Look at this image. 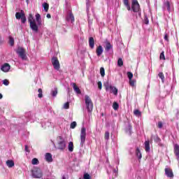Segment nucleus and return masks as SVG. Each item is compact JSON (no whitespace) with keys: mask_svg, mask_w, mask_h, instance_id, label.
<instances>
[{"mask_svg":"<svg viewBox=\"0 0 179 179\" xmlns=\"http://www.w3.org/2000/svg\"><path fill=\"white\" fill-rule=\"evenodd\" d=\"M25 152L30 153V150H29V146H27V145H25Z\"/></svg>","mask_w":179,"mask_h":179,"instance_id":"nucleus-51","label":"nucleus"},{"mask_svg":"<svg viewBox=\"0 0 179 179\" xmlns=\"http://www.w3.org/2000/svg\"><path fill=\"white\" fill-rule=\"evenodd\" d=\"M45 159L48 163H51L52 162V155L50 152H47L45 155Z\"/></svg>","mask_w":179,"mask_h":179,"instance_id":"nucleus-15","label":"nucleus"},{"mask_svg":"<svg viewBox=\"0 0 179 179\" xmlns=\"http://www.w3.org/2000/svg\"><path fill=\"white\" fill-rule=\"evenodd\" d=\"M104 86H105L106 90H110V87H112L110 85V83H108V82H106V83H104Z\"/></svg>","mask_w":179,"mask_h":179,"instance_id":"nucleus-35","label":"nucleus"},{"mask_svg":"<svg viewBox=\"0 0 179 179\" xmlns=\"http://www.w3.org/2000/svg\"><path fill=\"white\" fill-rule=\"evenodd\" d=\"M103 51H104V50L103 49V46L101 45L98 46L96 50L97 57H100V55L103 54Z\"/></svg>","mask_w":179,"mask_h":179,"instance_id":"nucleus-17","label":"nucleus"},{"mask_svg":"<svg viewBox=\"0 0 179 179\" xmlns=\"http://www.w3.org/2000/svg\"><path fill=\"white\" fill-rule=\"evenodd\" d=\"M46 17H48V19H51V15L50 14H47Z\"/></svg>","mask_w":179,"mask_h":179,"instance_id":"nucleus-52","label":"nucleus"},{"mask_svg":"<svg viewBox=\"0 0 179 179\" xmlns=\"http://www.w3.org/2000/svg\"><path fill=\"white\" fill-rule=\"evenodd\" d=\"M131 9L134 13H137L140 10L141 6H139L138 0H132Z\"/></svg>","mask_w":179,"mask_h":179,"instance_id":"nucleus-8","label":"nucleus"},{"mask_svg":"<svg viewBox=\"0 0 179 179\" xmlns=\"http://www.w3.org/2000/svg\"><path fill=\"white\" fill-rule=\"evenodd\" d=\"M145 24H149V20L148 18L145 19Z\"/></svg>","mask_w":179,"mask_h":179,"instance_id":"nucleus-53","label":"nucleus"},{"mask_svg":"<svg viewBox=\"0 0 179 179\" xmlns=\"http://www.w3.org/2000/svg\"><path fill=\"white\" fill-rule=\"evenodd\" d=\"M145 152H150V143L149 141H146L144 143Z\"/></svg>","mask_w":179,"mask_h":179,"instance_id":"nucleus-20","label":"nucleus"},{"mask_svg":"<svg viewBox=\"0 0 179 179\" xmlns=\"http://www.w3.org/2000/svg\"><path fill=\"white\" fill-rule=\"evenodd\" d=\"M50 94L52 97H57V95L58 94V89H57V87L52 89L50 92Z\"/></svg>","mask_w":179,"mask_h":179,"instance_id":"nucleus-23","label":"nucleus"},{"mask_svg":"<svg viewBox=\"0 0 179 179\" xmlns=\"http://www.w3.org/2000/svg\"><path fill=\"white\" fill-rule=\"evenodd\" d=\"M105 139H106L107 141H108V139H110V132L106 131V133H105Z\"/></svg>","mask_w":179,"mask_h":179,"instance_id":"nucleus-42","label":"nucleus"},{"mask_svg":"<svg viewBox=\"0 0 179 179\" xmlns=\"http://www.w3.org/2000/svg\"><path fill=\"white\" fill-rule=\"evenodd\" d=\"M6 166L9 169H12V167L15 166V162H13V160L8 159L6 161Z\"/></svg>","mask_w":179,"mask_h":179,"instance_id":"nucleus-18","label":"nucleus"},{"mask_svg":"<svg viewBox=\"0 0 179 179\" xmlns=\"http://www.w3.org/2000/svg\"><path fill=\"white\" fill-rule=\"evenodd\" d=\"M134 115H136V117H141V115H142V113L140 112L139 110H135L134 111Z\"/></svg>","mask_w":179,"mask_h":179,"instance_id":"nucleus-34","label":"nucleus"},{"mask_svg":"<svg viewBox=\"0 0 179 179\" xmlns=\"http://www.w3.org/2000/svg\"><path fill=\"white\" fill-rule=\"evenodd\" d=\"M89 45L92 50L94 48V38L93 37L89 38Z\"/></svg>","mask_w":179,"mask_h":179,"instance_id":"nucleus-19","label":"nucleus"},{"mask_svg":"<svg viewBox=\"0 0 179 179\" xmlns=\"http://www.w3.org/2000/svg\"><path fill=\"white\" fill-rule=\"evenodd\" d=\"M15 17L17 20H20L22 24L26 23V15H24V12L21 10V12H17L15 13Z\"/></svg>","mask_w":179,"mask_h":179,"instance_id":"nucleus-7","label":"nucleus"},{"mask_svg":"<svg viewBox=\"0 0 179 179\" xmlns=\"http://www.w3.org/2000/svg\"><path fill=\"white\" fill-rule=\"evenodd\" d=\"M36 20L38 23V26H41V15L40 14L37 13L35 15Z\"/></svg>","mask_w":179,"mask_h":179,"instance_id":"nucleus-21","label":"nucleus"},{"mask_svg":"<svg viewBox=\"0 0 179 179\" xmlns=\"http://www.w3.org/2000/svg\"><path fill=\"white\" fill-rule=\"evenodd\" d=\"M27 2L28 3V2H29V0H27Z\"/></svg>","mask_w":179,"mask_h":179,"instance_id":"nucleus-59","label":"nucleus"},{"mask_svg":"<svg viewBox=\"0 0 179 179\" xmlns=\"http://www.w3.org/2000/svg\"><path fill=\"white\" fill-rule=\"evenodd\" d=\"M136 155L138 159H142V154L141 153V150H139V148H136Z\"/></svg>","mask_w":179,"mask_h":179,"instance_id":"nucleus-26","label":"nucleus"},{"mask_svg":"<svg viewBox=\"0 0 179 179\" xmlns=\"http://www.w3.org/2000/svg\"><path fill=\"white\" fill-rule=\"evenodd\" d=\"M1 69L3 72H9L10 69V65H9L8 63H6L1 66Z\"/></svg>","mask_w":179,"mask_h":179,"instance_id":"nucleus-13","label":"nucleus"},{"mask_svg":"<svg viewBox=\"0 0 179 179\" xmlns=\"http://www.w3.org/2000/svg\"><path fill=\"white\" fill-rule=\"evenodd\" d=\"M158 128H163V122H158Z\"/></svg>","mask_w":179,"mask_h":179,"instance_id":"nucleus-50","label":"nucleus"},{"mask_svg":"<svg viewBox=\"0 0 179 179\" xmlns=\"http://www.w3.org/2000/svg\"><path fill=\"white\" fill-rule=\"evenodd\" d=\"M105 51L106 52H109L110 54L113 53V45H111L110 42L106 43V45L105 47Z\"/></svg>","mask_w":179,"mask_h":179,"instance_id":"nucleus-12","label":"nucleus"},{"mask_svg":"<svg viewBox=\"0 0 179 179\" xmlns=\"http://www.w3.org/2000/svg\"><path fill=\"white\" fill-rule=\"evenodd\" d=\"M9 44L11 45V47H13L15 45V39H13V38L11 36H9Z\"/></svg>","mask_w":179,"mask_h":179,"instance_id":"nucleus-32","label":"nucleus"},{"mask_svg":"<svg viewBox=\"0 0 179 179\" xmlns=\"http://www.w3.org/2000/svg\"><path fill=\"white\" fill-rule=\"evenodd\" d=\"M38 97H39V99H41L43 97V90L41 88H39L38 90Z\"/></svg>","mask_w":179,"mask_h":179,"instance_id":"nucleus-37","label":"nucleus"},{"mask_svg":"<svg viewBox=\"0 0 179 179\" xmlns=\"http://www.w3.org/2000/svg\"><path fill=\"white\" fill-rule=\"evenodd\" d=\"M31 163L34 164V166H36V164H38V159L37 158H34Z\"/></svg>","mask_w":179,"mask_h":179,"instance_id":"nucleus-39","label":"nucleus"},{"mask_svg":"<svg viewBox=\"0 0 179 179\" xmlns=\"http://www.w3.org/2000/svg\"><path fill=\"white\" fill-rule=\"evenodd\" d=\"M85 100L87 111L92 113V111H93V102L92 101V99L89 96L85 95Z\"/></svg>","mask_w":179,"mask_h":179,"instance_id":"nucleus-4","label":"nucleus"},{"mask_svg":"<svg viewBox=\"0 0 179 179\" xmlns=\"http://www.w3.org/2000/svg\"><path fill=\"white\" fill-rule=\"evenodd\" d=\"M71 85L73 87V89L74 92H76V94H82V92L80 91V89L77 87L76 83H72Z\"/></svg>","mask_w":179,"mask_h":179,"instance_id":"nucleus-14","label":"nucleus"},{"mask_svg":"<svg viewBox=\"0 0 179 179\" xmlns=\"http://www.w3.org/2000/svg\"><path fill=\"white\" fill-rule=\"evenodd\" d=\"M127 76H128L129 80H131V79L134 78V74L131 72L128 71Z\"/></svg>","mask_w":179,"mask_h":179,"instance_id":"nucleus-40","label":"nucleus"},{"mask_svg":"<svg viewBox=\"0 0 179 179\" xmlns=\"http://www.w3.org/2000/svg\"><path fill=\"white\" fill-rule=\"evenodd\" d=\"M32 177L34 178H41L43 177V171L40 168H35L32 170Z\"/></svg>","mask_w":179,"mask_h":179,"instance_id":"nucleus-6","label":"nucleus"},{"mask_svg":"<svg viewBox=\"0 0 179 179\" xmlns=\"http://www.w3.org/2000/svg\"><path fill=\"white\" fill-rule=\"evenodd\" d=\"M68 148L70 152H73V143L72 141L69 143Z\"/></svg>","mask_w":179,"mask_h":179,"instance_id":"nucleus-28","label":"nucleus"},{"mask_svg":"<svg viewBox=\"0 0 179 179\" xmlns=\"http://www.w3.org/2000/svg\"><path fill=\"white\" fill-rule=\"evenodd\" d=\"M0 99H1V94H0Z\"/></svg>","mask_w":179,"mask_h":179,"instance_id":"nucleus-60","label":"nucleus"},{"mask_svg":"<svg viewBox=\"0 0 179 179\" xmlns=\"http://www.w3.org/2000/svg\"><path fill=\"white\" fill-rule=\"evenodd\" d=\"M52 64L53 65V68H55L56 71H59V61H58L57 57L52 58Z\"/></svg>","mask_w":179,"mask_h":179,"instance_id":"nucleus-10","label":"nucleus"},{"mask_svg":"<svg viewBox=\"0 0 179 179\" xmlns=\"http://www.w3.org/2000/svg\"><path fill=\"white\" fill-rule=\"evenodd\" d=\"M62 179H66V178L65 177V176H63Z\"/></svg>","mask_w":179,"mask_h":179,"instance_id":"nucleus-56","label":"nucleus"},{"mask_svg":"<svg viewBox=\"0 0 179 179\" xmlns=\"http://www.w3.org/2000/svg\"><path fill=\"white\" fill-rule=\"evenodd\" d=\"M165 175L169 178H174V173H173V170L169 168H165Z\"/></svg>","mask_w":179,"mask_h":179,"instance_id":"nucleus-11","label":"nucleus"},{"mask_svg":"<svg viewBox=\"0 0 179 179\" xmlns=\"http://www.w3.org/2000/svg\"><path fill=\"white\" fill-rule=\"evenodd\" d=\"M57 149L59 150H65V148H66V141H65V138L59 136L57 137Z\"/></svg>","mask_w":179,"mask_h":179,"instance_id":"nucleus-2","label":"nucleus"},{"mask_svg":"<svg viewBox=\"0 0 179 179\" xmlns=\"http://www.w3.org/2000/svg\"><path fill=\"white\" fill-rule=\"evenodd\" d=\"M64 108H65V110H68V108H69V102H66L64 104Z\"/></svg>","mask_w":179,"mask_h":179,"instance_id":"nucleus-45","label":"nucleus"},{"mask_svg":"<svg viewBox=\"0 0 179 179\" xmlns=\"http://www.w3.org/2000/svg\"><path fill=\"white\" fill-rule=\"evenodd\" d=\"M113 110H118V108H120V105L118 104V103L117 102H114L113 104Z\"/></svg>","mask_w":179,"mask_h":179,"instance_id":"nucleus-33","label":"nucleus"},{"mask_svg":"<svg viewBox=\"0 0 179 179\" xmlns=\"http://www.w3.org/2000/svg\"><path fill=\"white\" fill-rule=\"evenodd\" d=\"M160 59H166V57H164V52H162L160 54Z\"/></svg>","mask_w":179,"mask_h":179,"instance_id":"nucleus-48","label":"nucleus"},{"mask_svg":"<svg viewBox=\"0 0 179 179\" xmlns=\"http://www.w3.org/2000/svg\"><path fill=\"white\" fill-rule=\"evenodd\" d=\"M76 122H72L70 124V128H71V129H75V128H76Z\"/></svg>","mask_w":179,"mask_h":179,"instance_id":"nucleus-38","label":"nucleus"},{"mask_svg":"<svg viewBox=\"0 0 179 179\" xmlns=\"http://www.w3.org/2000/svg\"><path fill=\"white\" fill-rule=\"evenodd\" d=\"M28 22L29 23V27L35 33L38 32V25L36 23V20H34V17H33V15L29 14L28 17Z\"/></svg>","mask_w":179,"mask_h":179,"instance_id":"nucleus-1","label":"nucleus"},{"mask_svg":"<svg viewBox=\"0 0 179 179\" xmlns=\"http://www.w3.org/2000/svg\"><path fill=\"white\" fill-rule=\"evenodd\" d=\"M66 22H71V23H73L75 22V17L73 14H72V11L69 10L66 15Z\"/></svg>","mask_w":179,"mask_h":179,"instance_id":"nucleus-9","label":"nucleus"},{"mask_svg":"<svg viewBox=\"0 0 179 179\" xmlns=\"http://www.w3.org/2000/svg\"><path fill=\"white\" fill-rule=\"evenodd\" d=\"M109 90L112 91V93L117 96L118 94V90L115 87H111Z\"/></svg>","mask_w":179,"mask_h":179,"instance_id":"nucleus-25","label":"nucleus"},{"mask_svg":"<svg viewBox=\"0 0 179 179\" xmlns=\"http://www.w3.org/2000/svg\"><path fill=\"white\" fill-rule=\"evenodd\" d=\"M164 39L166 41H169V35H167V34H165L164 37Z\"/></svg>","mask_w":179,"mask_h":179,"instance_id":"nucleus-49","label":"nucleus"},{"mask_svg":"<svg viewBox=\"0 0 179 179\" xmlns=\"http://www.w3.org/2000/svg\"><path fill=\"white\" fill-rule=\"evenodd\" d=\"M173 79H176V74H173Z\"/></svg>","mask_w":179,"mask_h":179,"instance_id":"nucleus-54","label":"nucleus"},{"mask_svg":"<svg viewBox=\"0 0 179 179\" xmlns=\"http://www.w3.org/2000/svg\"><path fill=\"white\" fill-rule=\"evenodd\" d=\"M174 154L177 157V159L179 160V145L178 144L174 145Z\"/></svg>","mask_w":179,"mask_h":179,"instance_id":"nucleus-16","label":"nucleus"},{"mask_svg":"<svg viewBox=\"0 0 179 179\" xmlns=\"http://www.w3.org/2000/svg\"><path fill=\"white\" fill-rule=\"evenodd\" d=\"M126 134H128V135H131L132 134V126L131 124H128L127 127H126Z\"/></svg>","mask_w":179,"mask_h":179,"instance_id":"nucleus-22","label":"nucleus"},{"mask_svg":"<svg viewBox=\"0 0 179 179\" xmlns=\"http://www.w3.org/2000/svg\"><path fill=\"white\" fill-rule=\"evenodd\" d=\"M117 65L119 66H122V65H124V62L122 61V58H119L117 60Z\"/></svg>","mask_w":179,"mask_h":179,"instance_id":"nucleus-36","label":"nucleus"},{"mask_svg":"<svg viewBox=\"0 0 179 179\" xmlns=\"http://www.w3.org/2000/svg\"><path fill=\"white\" fill-rule=\"evenodd\" d=\"M136 83V81L135 80H132V79L129 80L130 86H132V87L135 86Z\"/></svg>","mask_w":179,"mask_h":179,"instance_id":"nucleus-41","label":"nucleus"},{"mask_svg":"<svg viewBox=\"0 0 179 179\" xmlns=\"http://www.w3.org/2000/svg\"><path fill=\"white\" fill-rule=\"evenodd\" d=\"M83 178L84 179H90V178H92V177L90 176V175H89V173H85Z\"/></svg>","mask_w":179,"mask_h":179,"instance_id":"nucleus-43","label":"nucleus"},{"mask_svg":"<svg viewBox=\"0 0 179 179\" xmlns=\"http://www.w3.org/2000/svg\"><path fill=\"white\" fill-rule=\"evenodd\" d=\"M43 8H44L45 12H48V9H49V8H50V6L48 5V3H43Z\"/></svg>","mask_w":179,"mask_h":179,"instance_id":"nucleus-31","label":"nucleus"},{"mask_svg":"<svg viewBox=\"0 0 179 179\" xmlns=\"http://www.w3.org/2000/svg\"><path fill=\"white\" fill-rule=\"evenodd\" d=\"M113 173H117V170L114 169Z\"/></svg>","mask_w":179,"mask_h":179,"instance_id":"nucleus-57","label":"nucleus"},{"mask_svg":"<svg viewBox=\"0 0 179 179\" xmlns=\"http://www.w3.org/2000/svg\"><path fill=\"white\" fill-rule=\"evenodd\" d=\"M158 76L161 79L162 83H164V74L163 73V72H160L158 74Z\"/></svg>","mask_w":179,"mask_h":179,"instance_id":"nucleus-30","label":"nucleus"},{"mask_svg":"<svg viewBox=\"0 0 179 179\" xmlns=\"http://www.w3.org/2000/svg\"><path fill=\"white\" fill-rule=\"evenodd\" d=\"M124 4L126 6L127 10H131V6H129V3L128 0H123Z\"/></svg>","mask_w":179,"mask_h":179,"instance_id":"nucleus-27","label":"nucleus"},{"mask_svg":"<svg viewBox=\"0 0 179 179\" xmlns=\"http://www.w3.org/2000/svg\"><path fill=\"white\" fill-rule=\"evenodd\" d=\"M86 5H87V12H89V8L90 6V3L89 2V0H86Z\"/></svg>","mask_w":179,"mask_h":179,"instance_id":"nucleus-46","label":"nucleus"},{"mask_svg":"<svg viewBox=\"0 0 179 179\" xmlns=\"http://www.w3.org/2000/svg\"><path fill=\"white\" fill-rule=\"evenodd\" d=\"M100 74L102 78H104V76H106V70H104V67H101Z\"/></svg>","mask_w":179,"mask_h":179,"instance_id":"nucleus-29","label":"nucleus"},{"mask_svg":"<svg viewBox=\"0 0 179 179\" xmlns=\"http://www.w3.org/2000/svg\"><path fill=\"white\" fill-rule=\"evenodd\" d=\"M3 85H4L5 86H8L9 85V80H8L7 79L3 80Z\"/></svg>","mask_w":179,"mask_h":179,"instance_id":"nucleus-44","label":"nucleus"},{"mask_svg":"<svg viewBox=\"0 0 179 179\" xmlns=\"http://www.w3.org/2000/svg\"><path fill=\"white\" fill-rule=\"evenodd\" d=\"M15 52L17 54L18 57L21 58L23 61H26L27 59V56L26 55V51L24 48L22 47H19L16 50Z\"/></svg>","mask_w":179,"mask_h":179,"instance_id":"nucleus-3","label":"nucleus"},{"mask_svg":"<svg viewBox=\"0 0 179 179\" xmlns=\"http://www.w3.org/2000/svg\"><path fill=\"white\" fill-rule=\"evenodd\" d=\"M157 141L159 142L160 139L159 138V137H157Z\"/></svg>","mask_w":179,"mask_h":179,"instance_id":"nucleus-55","label":"nucleus"},{"mask_svg":"<svg viewBox=\"0 0 179 179\" xmlns=\"http://www.w3.org/2000/svg\"><path fill=\"white\" fill-rule=\"evenodd\" d=\"M164 6L166 8L168 12H170L171 10V4L170 3V1H166L164 3Z\"/></svg>","mask_w":179,"mask_h":179,"instance_id":"nucleus-24","label":"nucleus"},{"mask_svg":"<svg viewBox=\"0 0 179 179\" xmlns=\"http://www.w3.org/2000/svg\"><path fill=\"white\" fill-rule=\"evenodd\" d=\"M86 142V128L82 127L80 131V146L83 148L85 146V143Z\"/></svg>","mask_w":179,"mask_h":179,"instance_id":"nucleus-5","label":"nucleus"},{"mask_svg":"<svg viewBox=\"0 0 179 179\" xmlns=\"http://www.w3.org/2000/svg\"><path fill=\"white\" fill-rule=\"evenodd\" d=\"M2 97H3V96H2V94H1V99H2Z\"/></svg>","mask_w":179,"mask_h":179,"instance_id":"nucleus-58","label":"nucleus"},{"mask_svg":"<svg viewBox=\"0 0 179 179\" xmlns=\"http://www.w3.org/2000/svg\"><path fill=\"white\" fill-rule=\"evenodd\" d=\"M97 85H98L99 89L101 90V88L103 87V84L101 83V81L98 82Z\"/></svg>","mask_w":179,"mask_h":179,"instance_id":"nucleus-47","label":"nucleus"}]
</instances>
